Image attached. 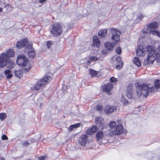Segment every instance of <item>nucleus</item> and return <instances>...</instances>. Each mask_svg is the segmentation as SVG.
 Instances as JSON below:
<instances>
[{
	"label": "nucleus",
	"mask_w": 160,
	"mask_h": 160,
	"mask_svg": "<svg viewBox=\"0 0 160 160\" xmlns=\"http://www.w3.org/2000/svg\"><path fill=\"white\" fill-rule=\"evenodd\" d=\"M147 51L149 53L147 56V58L143 62V64L146 65L152 64L156 59V61L160 62V45L155 50L152 46L148 45L147 47Z\"/></svg>",
	"instance_id": "1"
},
{
	"label": "nucleus",
	"mask_w": 160,
	"mask_h": 160,
	"mask_svg": "<svg viewBox=\"0 0 160 160\" xmlns=\"http://www.w3.org/2000/svg\"><path fill=\"white\" fill-rule=\"evenodd\" d=\"M135 86L137 96L138 98L142 95L145 98L147 97L149 92H152L154 90V87L150 84L147 85L146 83L142 84L139 82H137L135 84Z\"/></svg>",
	"instance_id": "2"
},
{
	"label": "nucleus",
	"mask_w": 160,
	"mask_h": 160,
	"mask_svg": "<svg viewBox=\"0 0 160 160\" xmlns=\"http://www.w3.org/2000/svg\"><path fill=\"white\" fill-rule=\"evenodd\" d=\"M49 29L50 34L54 37L60 36L62 32L61 25L57 23L51 25Z\"/></svg>",
	"instance_id": "3"
},
{
	"label": "nucleus",
	"mask_w": 160,
	"mask_h": 160,
	"mask_svg": "<svg viewBox=\"0 0 160 160\" xmlns=\"http://www.w3.org/2000/svg\"><path fill=\"white\" fill-rule=\"evenodd\" d=\"M51 77L49 76H44L42 79L38 81L34 86L35 89L39 90L43 87L46 83L51 80Z\"/></svg>",
	"instance_id": "4"
},
{
	"label": "nucleus",
	"mask_w": 160,
	"mask_h": 160,
	"mask_svg": "<svg viewBox=\"0 0 160 160\" xmlns=\"http://www.w3.org/2000/svg\"><path fill=\"white\" fill-rule=\"evenodd\" d=\"M32 43L28 42V40L27 38L18 42L16 44V47L18 48H24L25 50L32 48Z\"/></svg>",
	"instance_id": "5"
},
{
	"label": "nucleus",
	"mask_w": 160,
	"mask_h": 160,
	"mask_svg": "<svg viewBox=\"0 0 160 160\" xmlns=\"http://www.w3.org/2000/svg\"><path fill=\"white\" fill-rule=\"evenodd\" d=\"M111 33V38L112 42L115 44H117L120 40V35L121 34L120 31L114 28H112Z\"/></svg>",
	"instance_id": "6"
},
{
	"label": "nucleus",
	"mask_w": 160,
	"mask_h": 160,
	"mask_svg": "<svg viewBox=\"0 0 160 160\" xmlns=\"http://www.w3.org/2000/svg\"><path fill=\"white\" fill-rule=\"evenodd\" d=\"M28 60L27 58L23 55H19L17 57V63L21 67H24L28 65Z\"/></svg>",
	"instance_id": "7"
},
{
	"label": "nucleus",
	"mask_w": 160,
	"mask_h": 160,
	"mask_svg": "<svg viewBox=\"0 0 160 160\" xmlns=\"http://www.w3.org/2000/svg\"><path fill=\"white\" fill-rule=\"evenodd\" d=\"M114 135L115 136L127 133L126 130L124 129L122 124H117L114 128Z\"/></svg>",
	"instance_id": "8"
},
{
	"label": "nucleus",
	"mask_w": 160,
	"mask_h": 160,
	"mask_svg": "<svg viewBox=\"0 0 160 160\" xmlns=\"http://www.w3.org/2000/svg\"><path fill=\"white\" fill-rule=\"evenodd\" d=\"M6 55L5 53H2L0 56V68H3L6 66L9 60V58Z\"/></svg>",
	"instance_id": "9"
},
{
	"label": "nucleus",
	"mask_w": 160,
	"mask_h": 160,
	"mask_svg": "<svg viewBox=\"0 0 160 160\" xmlns=\"http://www.w3.org/2000/svg\"><path fill=\"white\" fill-rule=\"evenodd\" d=\"M133 87V85L131 83H129L127 87L126 95L129 98H132L135 97L133 94L134 91Z\"/></svg>",
	"instance_id": "10"
},
{
	"label": "nucleus",
	"mask_w": 160,
	"mask_h": 160,
	"mask_svg": "<svg viewBox=\"0 0 160 160\" xmlns=\"http://www.w3.org/2000/svg\"><path fill=\"white\" fill-rule=\"evenodd\" d=\"M113 85L111 82H109L103 86L102 89L103 92H107L108 94L110 95L111 92L110 91L112 89Z\"/></svg>",
	"instance_id": "11"
},
{
	"label": "nucleus",
	"mask_w": 160,
	"mask_h": 160,
	"mask_svg": "<svg viewBox=\"0 0 160 160\" xmlns=\"http://www.w3.org/2000/svg\"><path fill=\"white\" fill-rule=\"evenodd\" d=\"M158 22H153L148 26L147 30H143L142 32L144 34L146 33L148 35V33L149 32L148 31V30H150V29H156L158 27Z\"/></svg>",
	"instance_id": "12"
},
{
	"label": "nucleus",
	"mask_w": 160,
	"mask_h": 160,
	"mask_svg": "<svg viewBox=\"0 0 160 160\" xmlns=\"http://www.w3.org/2000/svg\"><path fill=\"white\" fill-rule=\"evenodd\" d=\"M115 63H116V68L118 69H120L123 66V63L119 56H118L115 59Z\"/></svg>",
	"instance_id": "13"
},
{
	"label": "nucleus",
	"mask_w": 160,
	"mask_h": 160,
	"mask_svg": "<svg viewBox=\"0 0 160 160\" xmlns=\"http://www.w3.org/2000/svg\"><path fill=\"white\" fill-rule=\"evenodd\" d=\"M116 107L108 105L105 108L104 112L107 114H108L116 111Z\"/></svg>",
	"instance_id": "14"
},
{
	"label": "nucleus",
	"mask_w": 160,
	"mask_h": 160,
	"mask_svg": "<svg viewBox=\"0 0 160 160\" xmlns=\"http://www.w3.org/2000/svg\"><path fill=\"white\" fill-rule=\"evenodd\" d=\"M88 139V136L84 134L78 140V142L81 145L85 146L87 142Z\"/></svg>",
	"instance_id": "15"
},
{
	"label": "nucleus",
	"mask_w": 160,
	"mask_h": 160,
	"mask_svg": "<svg viewBox=\"0 0 160 160\" xmlns=\"http://www.w3.org/2000/svg\"><path fill=\"white\" fill-rule=\"evenodd\" d=\"M25 52L26 53H27L28 56L29 58H34L35 55V52L32 47L30 49L25 50Z\"/></svg>",
	"instance_id": "16"
},
{
	"label": "nucleus",
	"mask_w": 160,
	"mask_h": 160,
	"mask_svg": "<svg viewBox=\"0 0 160 160\" xmlns=\"http://www.w3.org/2000/svg\"><path fill=\"white\" fill-rule=\"evenodd\" d=\"M136 52L137 55L138 56H144L145 55V51L144 50L142 46H139L138 47Z\"/></svg>",
	"instance_id": "17"
},
{
	"label": "nucleus",
	"mask_w": 160,
	"mask_h": 160,
	"mask_svg": "<svg viewBox=\"0 0 160 160\" xmlns=\"http://www.w3.org/2000/svg\"><path fill=\"white\" fill-rule=\"evenodd\" d=\"M95 122L97 125L101 127L103 123L104 120L101 117H98L96 118Z\"/></svg>",
	"instance_id": "18"
},
{
	"label": "nucleus",
	"mask_w": 160,
	"mask_h": 160,
	"mask_svg": "<svg viewBox=\"0 0 160 160\" xmlns=\"http://www.w3.org/2000/svg\"><path fill=\"white\" fill-rule=\"evenodd\" d=\"M97 130V126H94L91 128L88 129L86 132V133L89 135H91L96 132Z\"/></svg>",
	"instance_id": "19"
},
{
	"label": "nucleus",
	"mask_w": 160,
	"mask_h": 160,
	"mask_svg": "<svg viewBox=\"0 0 160 160\" xmlns=\"http://www.w3.org/2000/svg\"><path fill=\"white\" fill-rule=\"evenodd\" d=\"M93 40V46L98 47L100 45V42L97 36H94Z\"/></svg>",
	"instance_id": "20"
},
{
	"label": "nucleus",
	"mask_w": 160,
	"mask_h": 160,
	"mask_svg": "<svg viewBox=\"0 0 160 160\" xmlns=\"http://www.w3.org/2000/svg\"><path fill=\"white\" fill-rule=\"evenodd\" d=\"M81 125L80 123H78L71 125L68 128V130L69 131H71L73 129L78 128Z\"/></svg>",
	"instance_id": "21"
},
{
	"label": "nucleus",
	"mask_w": 160,
	"mask_h": 160,
	"mask_svg": "<svg viewBox=\"0 0 160 160\" xmlns=\"http://www.w3.org/2000/svg\"><path fill=\"white\" fill-rule=\"evenodd\" d=\"M106 48L108 50H112L113 49L114 47V45L110 42H108L105 44Z\"/></svg>",
	"instance_id": "22"
},
{
	"label": "nucleus",
	"mask_w": 160,
	"mask_h": 160,
	"mask_svg": "<svg viewBox=\"0 0 160 160\" xmlns=\"http://www.w3.org/2000/svg\"><path fill=\"white\" fill-rule=\"evenodd\" d=\"M5 53L6 55L10 58V57H12L14 54V51L13 49H10L8 50Z\"/></svg>",
	"instance_id": "23"
},
{
	"label": "nucleus",
	"mask_w": 160,
	"mask_h": 160,
	"mask_svg": "<svg viewBox=\"0 0 160 160\" xmlns=\"http://www.w3.org/2000/svg\"><path fill=\"white\" fill-rule=\"evenodd\" d=\"M4 73L7 78L8 79H10L12 77V72L9 70H5L4 72Z\"/></svg>",
	"instance_id": "24"
},
{
	"label": "nucleus",
	"mask_w": 160,
	"mask_h": 160,
	"mask_svg": "<svg viewBox=\"0 0 160 160\" xmlns=\"http://www.w3.org/2000/svg\"><path fill=\"white\" fill-rule=\"evenodd\" d=\"M103 136V134L102 131H98L96 134V138L98 141L101 140Z\"/></svg>",
	"instance_id": "25"
},
{
	"label": "nucleus",
	"mask_w": 160,
	"mask_h": 160,
	"mask_svg": "<svg viewBox=\"0 0 160 160\" xmlns=\"http://www.w3.org/2000/svg\"><path fill=\"white\" fill-rule=\"evenodd\" d=\"M149 32L148 34H152L154 35L160 37V32L157 30H148Z\"/></svg>",
	"instance_id": "26"
},
{
	"label": "nucleus",
	"mask_w": 160,
	"mask_h": 160,
	"mask_svg": "<svg viewBox=\"0 0 160 160\" xmlns=\"http://www.w3.org/2000/svg\"><path fill=\"white\" fill-rule=\"evenodd\" d=\"M14 73L15 76L20 78L22 76L23 74V71L22 70H15Z\"/></svg>",
	"instance_id": "27"
},
{
	"label": "nucleus",
	"mask_w": 160,
	"mask_h": 160,
	"mask_svg": "<svg viewBox=\"0 0 160 160\" xmlns=\"http://www.w3.org/2000/svg\"><path fill=\"white\" fill-rule=\"evenodd\" d=\"M7 65L8 68L11 69L14 66L15 64L14 62L12 61L11 60L10 58H9V60L8 61Z\"/></svg>",
	"instance_id": "28"
},
{
	"label": "nucleus",
	"mask_w": 160,
	"mask_h": 160,
	"mask_svg": "<svg viewBox=\"0 0 160 160\" xmlns=\"http://www.w3.org/2000/svg\"><path fill=\"white\" fill-rule=\"evenodd\" d=\"M133 62L138 67L141 66V62L138 58L136 57L133 59Z\"/></svg>",
	"instance_id": "29"
},
{
	"label": "nucleus",
	"mask_w": 160,
	"mask_h": 160,
	"mask_svg": "<svg viewBox=\"0 0 160 160\" xmlns=\"http://www.w3.org/2000/svg\"><path fill=\"white\" fill-rule=\"evenodd\" d=\"M107 31L106 29H104L99 31L98 32V35L102 38L105 37L107 34Z\"/></svg>",
	"instance_id": "30"
},
{
	"label": "nucleus",
	"mask_w": 160,
	"mask_h": 160,
	"mask_svg": "<svg viewBox=\"0 0 160 160\" xmlns=\"http://www.w3.org/2000/svg\"><path fill=\"white\" fill-rule=\"evenodd\" d=\"M89 73L90 74L92 78L96 76L98 74V72L92 69H90L89 70Z\"/></svg>",
	"instance_id": "31"
},
{
	"label": "nucleus",
	"mask_w": 160,
	"mask_h": 160,
	"mask_svg": "<svg viewBox=\"0 0 160 160\" xmlns=\"http://www.w3.org/2000/svg\"><path fill=\"white\" fill-rule=\"evenodd\" d=\"M106 134L108 136L112 137L114 135V131L108 130L106 132Z\"/></svg>",
	"instance_id": "32"
},
{
	"label": "nucleus",
	"mask_w": 160,
	"mask_h": 160,
	"mask_svg": "<svg viewBox=\"0 0 160 160\" xmlns=\"http://www.w3.org/2000/svg\"><path fill=\"white\" fill-rule=\"evenodd\" d=\"M154 85L156 89L160 88V80H156L154 82Z\"/></svg>",
	"instance_id": "33"
},
{
	"label": "nucleus",
	"mask_w": 160,
	"mask_h": 160,
	"mask_svg": "<svg viewBox=\"0 0 160 160\" xmlns=\"http://www.w3.org/2000/svg\"><path fill=\"white\" fill-rule=\"evenodd\" d=\"M116 125V122L113 121H111L109 124L110 128H114Z\"/></svg>",
	"instance_id": "34"
},
{
	"label": "nucleus",
	"mask_w": 160,
	"mask_h": 160,
	"mask_svg": "<svg viewBox=\"0 0 160 160\" xmlns=\"http://www.w3.org/2000/svg\"><path fill=\"white\" fill-rule=\"evenodd\" d=\"M6 117V114L4 113H0V119L2 121L4 120Z\"/></svg>",
	"instance_id": "35"
},
{
	"label": "nucleus",
	"mask_w": 160,
	"mask_h": 160,
	"mask_svg": "<svg viewBox=\"0 0 160 160\" xmlns=\"http://www.w3.org/2000/svg\"><path fill=\"white\" fill-rule=\"evenodd\" d=\"M90 59L92 61H96L97 60H98V58L96 57L95 56H91L90 58Z\"/></svg>",
	"instance_id": "36"
},
{
	"label": "nucleus",
	"mask_w": 160,
	"mask_h": 160,
	"mask_svg": "<svg viewBox=\"0 0 160 160\" xmlns=\"http://www.w3.org/2000/svg\"><path fill=\"white\" fill-rule=\"evenodd\" d=\"M116 52L118 54H120L122 52L121 48L119 47L117 48L116 49Z\"/></svg>",
	"instance_id": "37"
},
{
	"label": "nucleus",
	"mask_w": 160,
	"mask_h": 160,
	"mask_svg": "<svg viewBox=\"0 0 160 160\" xmlns=\"http://www.w3.org/2000/svg\"><path fill=\"white\" fill-rule=\"evenodd\" d=\"M47 46L48 47V49H50V47L52 46V42L51 41H49L47 42Z\"/></svg>",
	"instance_id": "38"
},
{
	"label": "nucleus",
	"mask_w": 160,
	"mask_h": 160,
	"mask_svg": "<svg viewBox=\"0 0 160 160\" xmlns=\"http://www.w3.org/2000/svg\"><path fill=\"white\" fill-rule=\"evenodd\" d=\"M30 143L28 141H26L24 142L22 144V145L23 147H27L28 146Z\"/></svg>",
	"instance_id": "39"
},
{
	"label": "nucleus",
	"mask_w": 160,
	"mask_h": 160,
	"mask_svg": "<svg viewBox=\"0 0 160 160\" xmlns=\"http://www.w3.org/2000/svg\"><path fill=\"white\" fill-rule=\"evenodd\" d=\"M110 80L111 82L113 83L116 82L117 81V79L113 77L111 78Z\"/></svg>",
	"instance_id": "40"
},
{
	"label": "nucleus",
	"mask_w": 160,
	"mask_h": 160,
	"mask_svg": "<svg viewBox=\"0 0 160 160\" xmlns=\"http://www.w3.org/2000/svg\"><path fill=\"white\" fill-rule=\"evenodd\" d=\"M46 157L45 156H41L38 157V160H45Z\"/></svg>",
	"instance_id": "41"
},
{
	"label": "nucleus",
	"mask_w": 160,
	"mask_h": 160,
	"mask_svg": "<svg viewBox=\"0 0 160 160\" xmlns=\"http://www.w3.org/2000/svg\"><path fill=\"white\" fill-rule=\"evenodd\" d=\"M102 108V107L100 105H98L97 106V109L99 111H101Z\"/></svg>",
	"instance_id": "42"
},
{
	"label": "nucleus",
	"mask_w": 160,
	"mask_h": 160,
	"mask_svg": "<svg viewBox=\"0 0 160 160\" xmlns=\"http://www.w3.org/2000/svg\"><path fill=\"white\" fill-rule=\"evenodd\" d=\"M2 138L3 140H7L8 139V137L5 135H3L2 137Z\"/></svg>",
	"instance_id": "43"
},
{
	"label": "nucleus",
	"mask_w": 160,
	"mask_h": 160,
	"mask_svg": "<svg viewBox=\"0 0 160 160\" xmlns=\"http://www.w3.org/2000/svg\"><path fill=\"white\" fill-rule=\"evenodd\" d=\"M143 17H144L143 15L142 14H140L138 16V18H139L141 20H142L143 18Z\"/></svg>",
	"instance_id": "44"
},
{
	"label": "nucleus",
	"mask_w": 160,
	"mask_h": 160,
	"mask_svg": "<svg viewBox=\"0 0 160 160\" xmlns=\"http://www.w3.org/2000/svg\"><path fill=\"white\" fill-rule=\"evenodd\" d=\"M122 100L123 101V103L124 104H127L128 102V100H126V99H125L124 100H123V98H122Z\"/></svg>",
	"instance_id": "45"
},
{
	"label": "nucleus",
	"mask_w": 160,
	"mask_h": 160,
	"mask_svg": "<svg viewBox=\"0 0 160 160\" xmlns=\"http://www.w3.org/2000/svg\"><path fill=\"white\" fill-rule=\"evenodd\" d=\"M30 69V68H25L24 69V71L26 72L29 71Z\"/></svg>",
	"instance_id": "46"
},
{
	"label": "nucleus",
	"mask_w": 160,
	"mask_h": 160,
	"mask_svg": "<svg viewBox=\"0 0 160 160\" xmlns=\"http://www.w3.org/2000/svg\"><path fill=\"white\" fill-rule=\"evenodd\" d=\"M46 0H39V2L40 3H42L46 1Z\"/></svg>",
	"instance_id": "47"
},
{
	"label": "nucleus",
	"mask_w": 160,
	"mask_h": 160,
	"mask_svg": "<svg viewBox=\"0 0 160 160\" xmlns=\"http://www.w3.org/2000/svg\"><path fill=\"white\" fill-rule=\"evenodd\" d=\"M106 51L107 50L106 49L103 50L102 51V53L103 54H105Z\"/></svg>",
	"instance_id": "48"
},
{
	"label": "nucleus",
	"mask_w": 160,
	"mask_h": 160,
	"mask_svg": "<svg viewBox=\"0 0 160 160\" xmlns=\"http://www.w3.org/2000/svg\"><path fill=\"white\" fill-rule=\"evenodd\" d=\"M87 63L88 64H89L90 63V62L89 60L87 61Z\"/></svg>",
	"instance_id": "49"
},
{
	"label": "nucleus",
	"mask_w": 160,
	"mask_h": 160,
	"mask_svg": "<svg viewBox=\"0 0 160 160\" xmlns=\"http://www.w3.org/2000/svg\"><path fill=\"white\" fill-rule=\"evenodd\" d=\"M43 105V104L42 103H41L40 104V107H42Z\"/></svg>",
	"instance_id": "50"
},
{
	"label": "nucleus",
	"mask_w": 160,
	"mask_h": 160,
	"mask_svg": "<svg viewBox=\"0 0 160 160\" xmlns=\"http://www.w3.org/2000/svg\"><path fill=\"white\" fill-rule=\"evenodd\" d=\"M150 3L152 4L154 3V2H150Z\"/></svg>",
	"instance_id": "51"
},
{
	"label": "nucleus",
	"mask_w": 160,
	"mask_h": 160,
	"mask_svg": "<svg viewBox=\"0 0 160 160\" xmlns=\"http://www.w3.org/2000/svg\"><path fill=\"white\" fill-rule=\"evenodd\" d=\"M0 160H4V159L3 158H1V159Z\"/></svg>",
	"instance_id": "52"
},
{
	"label": "nucleus",
	"mask_w": 160,
	"mask_h": 160,
	"mask_svg": "<svg viewBox=\"0 0 160 160\" xmlns=\"http://www.w3.org/2000/svg\"><path fill=\"white\" fill-rule=\"evenodd\" d=\"M2 8H0V12L2 11Z\"/></svg>",
	"instance_id": "53"
},
{
	"label": "nucleus",
	"mask_w": 160,
	"mask_h": 160,
	"mask_svg": "<svg viewBox=\"0 0 160 160\" xmlns=\"http://www.w3.org/2000/svg\"><path fill=\"white\" fill-rule=\"evenodd\" d=\"M103 128H102L101 130H103Z\"/></svg>",
	"instance_id": "54"
},
{
	"label": "nucleus",
	"mask_w": 160,
	"mask_h": 160,
	"mask_svg": "<svg viewBox=\"0 0 160 160\" xmlns=\"http://www.w3.org/2000/svg\"><path fill=\"white\" fill-rule=\"evenodd\" d=\"M34 141V140H33V141H32V142H33Z\"/></svg>",
	"instance_id": "55"
},
{
	"label": "nucleus",
	"mask_w": 160,
	"mask_h": 160,
	"mask_svg": "<svg viewBox=\"0 0 160 160\" xmlns=\"http://www.w3.org/2000/svg\"><path fill=\"white\" fill-rule=\"evenodd\" d=\"M119 121H121V120H118V122H119Z\"/></svg>",
	"instance_id": "56"
},
{
	"label": "nucleus",
	"mask_w": 160,
	"mask_h": 160,
	"mask_svg": "<svg viewBox=\"0 0 160 160\" xmlns=\"http://www.w3.org/2000/svg\"><path fill=\"white\" fill-rule=\"evenodd\" d=\"M27 160H31L30 159H28Z\"/></svg>",
	"instance_id": "57"
}]
</instances>
